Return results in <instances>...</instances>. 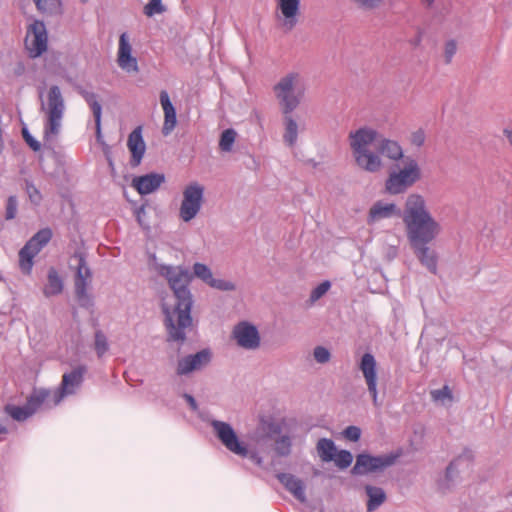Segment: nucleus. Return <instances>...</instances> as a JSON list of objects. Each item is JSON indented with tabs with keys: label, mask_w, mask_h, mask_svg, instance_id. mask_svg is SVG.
Returning a JSON list of instances; mask_svg holds the SVG:
<instances>
[{
	"label": "nucleus",
	"mask_w": 512,
	"mask_h": 512,
	"mask_svg": "<svg viewBox=\"0 0 512 512\" xmlns=\"http://www.w3.org/2000/svg\"><path fill=\"white\" fill-rule=\"evenodd\" d=\"M403 223L406 235L416 257L432 274L438 270V254L428 245L439 235L440 224L427 209L425 198L418 194H409L403 209Z\"/></svg>",
	"instance_id": "f257e3e1"
},
{
	"label": "nucleus",
	"mask_w": 512,
	"mask_h": 512,
	"mask_svg": "<svg viewBox=\"0 0 512 512\" xmlns=\"http://www.w3.org/2000/svg\"><path fill=\"white\" fill-rule=\"evenodd\" d=\"M157 271L166 279L175 297V304L172 308L167 305L163 306L167 341L183 344L186 340V329L192 324L193 296L190 284L193 274L182 265L160 264Z\"/></svg>",
	"instance_id": "f03ea898"
},
{
	"label": "nucleus",
	"mask_w": 512,
	"mask_h": 512,
	"mask_svg": "<svg viewBox=\"0 0 512 512\" xmlns=\"http://www.w3.org/2000/svg\"><path fill=\"white\" fill-rule=\"evenodd\" d=\"M378 142L379 153L391 161H404V151L399 142L380 137L378 132L370 127H361L349 133V144L356 165L369 173L378 172L383 162L381 157L369 147Z\"/></svg>",
	"instance_id": "7ed1b4c3"
},
{
	"label": "nucleus",
	"mask_w": 512,
	"mask_h": 512,
	"mask_svg": "<svg viewBox=\"0 0 512 512\" xmlns=\"http://www.w3.org/2000/svg\"><path fill=\"white\" fill-rule=\"evenodd\" d=\"M42 109L47 113V120L44 124L43 145L45 149L54 151L65 111V103L59 86L52 85L50 87L47 102L46 104L42 103Z\"/></svg>",
	"instance_id": "20e7f679"
},
{
	"label": "nucleus",
	"mask_w": 512,
	"mask_h": 512,
	"mask_svg": "<svg viewBox=\"0 0 512 512\" xmlns=\"http://www.w3.org/2000/svg\"><path fill=\"white\" fill-rule=\"evenodd\" d=\"M210 425L219 441L228 451L241 458H249L259 467L262 466L263 458L259 453L249 450L248 445L239 438L231 424L212 419Z\"/></svg>",
	"instance_id": "39448f33"
},
{
	"label": "nucleus",
	"mask_w": 512,
	"mask_h": 512,
	"mask_svg": "<svg viewBox=\"0 0 512 512\" xmlns=\"http://www.w3.org/2000/svg\"><path fill=\"white\" fill-rule=\"evenodd\" d=\"M301 80L300 73L289 72L273 87L283 114H292L304 97L305 88L300 85Z\"/></svg>",
	"instance_id": "423d86ee"
},
{
	"label": "nucleus",
	"mask_w": 512,
	"mask_h": 512,
	"mask_svg": "<svg viewBox=\"0 0 512 512\" xmlns=\"http://www.w3.org/2000/svg\"><path fill=\"white\" fill-rule=\"evenodd\" d=\"M403 168L392 169L385 180V191L390 195H398L407 191L421 178L418 162L411 156H406Z\"/></svg>",
	"instance_id": "0eeeda50"
},
{
	"label": "nucleus",
	"mask_w": 512,
	"mask_h": 512,
	"mask_svg": "<svg viewBox=\"0 0 512 512\" xmlns=\"http://www.w3.org/2000/svg\"><path fill=\"white\" fill-rule=\"evenodd\" d=\"M402 455V448L378 456L367 453L359 454L356 457V463L352 468V473L355 475H367L375 472H383L393 466Z\"/></svg>",
	"instance_id": "6e6552de"
},
{
	"label": "nucleus",
	"mask_w": 512,
	"mask_h": 512,
	"mask_svg": "<svg viewBox=\"0 0 512 512\" xmlns=\"http://www.w3.org/2000/svg\"><path fill=\"white\" fill-rule=\"evenodd\" d=\"M87 369L79 365L64 373L60 385L54 389H46L49 393V406L56 407L65 397L74 395L81 387Z\"/></svg>",
	"instance_id": "1a4fd4ad"
},
{
	"label": "nucleus",
	"mask_w": 512,
	"mask_h": 512,
	"mask_svg": "<svg viewBox=\"0 0 512 512\" xmlns=\"http://www.w3.org/2000/svg\"><path fill=\"white\" fill-rule=\"evenodd\" d=\"M52 235L49 227L42 228L20 249L19 267L24 274H31L35 256L50 242Z\"/></svg>",
	"instance_id": "9d476101"
},
{
	"label": "nucleus",
	"mask_w": 512,
	"mask_h": 512,
	"mask_svg": "<svg viewBox=\"0 0 512 512\" xmlns=\"http://www.w3.org/2000/svg\"><path fill=\"white\" fill-rule=\"evenodd\" d=\"M40 408L51 409L49 406V393L46 391V388L34 389L24 406L6 405L5 412L12 419L22 422L30 418Z\"/></svg>",
	"instance_id": "9b49d317"
},
{
	"label": "nucleus",
	"mask_w": 512,
	"mask_h": 512,
	"mask_svg": "<svg viewBox=\"0 0 512 512\" xmlns=\"http://www.w3.org/2000/svg\"><path fill=\"white\" fill-rule=\"evenodd\" d=\"M204 191V186L197 181L185 186L179 207V218L183 222H190L198 215L204 202Z\"/></svg>",
	"instance_id": "f8f14e48"
},
{
	"label": "nucleus",
	"mask_w": 512,
	"mask_h": 512,
	"mask_svg": "<svg viewBox=\"0 0 512 512\" xmlns=\"http://www.w3.org/2000/svg\"><path fill=\"white\" fill-rule=\"evenodd\" d=\"M212 352L205 348L194 354H189L178 359L176 364V375L186 376L194 371H200L210 364Z\"/></svg>",
	"instance_id": "ddd939ff"
},
{
	"label": "nucleus",
	"mask_w": 512,
	"mask_h": 512,
	"mask_svg": "<svg viewBox=\"0 0 512 512\" xmlns=\"http://www.w3.org/2000/svg\"><path fill=\"white\" fill-rule=\"evenodd\" d=\"M48 34L45 23L34 20L28 28L27 48L32 58L41 56L47 50Z\"/></svg>",
	"instance_id": "4468645a"
},
{
	"label": "nucleus",
	"mask_w": 512,
	"mask_h": 512,
	"mask_svg": "<svg viewBox=\"0 0 512 512\" xmlns=\"http://www.w3.org/2000/svg\"><path fill=\"white\" fill-rule=\"evenodd\" d=\"M232 336L236 340L238 346L246 350H255L261 344V338L257 327L248 322L241 321L237 323L233 330Z\"/></svg>",
	"instance_id": "2eb2a0df"
},
{
	"label": "nucleus",
	"mask_w": 512,
	"mask_h": 512,
	"mask_svg": "<svg viewBox=\"0 0 512 512\" xmlns=\"http://www.w3.org/2000/svg\"><path fill=\"white\" fill-rule=\"evenodd\" d=\"M359 369L366 381L368 391L372 397L373 404L377 407L378 391H377V363L375 357L370 352L365 353L360 361Z\"/></svg>",
	"instance_id": "dca6fc26"
},
{
	"label": "nucleus",
	"mask_w": 512,
	"mask_h": 512,
	"mask_svg": "<svg viewBox=\"0 0 512 512\" xmlns=\"http://www.w3.org/2000/svg\"><path fill=\"white\" fill-rule=\"evenodd\" d=\"M127 147L131 153L130 165L135 168L141 164L146 152V144L143 138V126L138 125L129 134Z\"/></svg>",
	"instance_id": "f3484780"
},
{
	"label": "nucleus",
	"mask_w": 512,
	"mask_h": 512,
	"mask_svg": "<svg viewBox=\"0 0 512 512\" xmlns=\"http://www.w3.org/2000/svg\"><path fill=\"white\" fill-rule=\"evenodd\" d=\"M117 62L119 67L127 73H136L139 70L137 58L132 55V46L126 32L120 35Z\"/></svg>",
	"instance_id": "a211bd4d"
},
{
	"label": "nucleus",
	"mask_w": 512,
	"mask_h": 512,
	"mask_svg": "<svg viewBox=\"0 0 512 512\" xmlns=\"http://www.w3.org/2000/svg\"><path fill=\"white\" fill-rule=\"evenodd\" d=\"M165 182L163 173L151 172L136 176L132 180V186L140 195H148L155 192Z\"/></svg>",
	"instance_id": "6ab92c4d"
},
{
	"label": "nucleus",
	"mask_w": 512,
	"mask_h": 512,
	"mask_svg": "<svg viewBox=\"0 0 512 512\" xmlns=\"http://www.w3.org/2000/svg\"><path fill=\"white\" fill-rule=\"evenodd\" d=\"M395 216H401L403 218V211H401L394 203H385L379 200L370 208L367 216V223L372 225L380 220L389 219Z\"/></svg>",
	"instance_id": "aec40b11"
},
{
	"label": "nucleus",
	"mask_w": 512,
	"mask_h": 512,
	"mask_svg": "<svg viewBox=\"0 0 512 512\" xmlns=\"http://www.w3.org/2000/svg\"><path fill=\"white\" fill-rule=\"evenodd\" d=\"M91 281V272L86 265L85 259L79 257L77 273L75 278V291L78 301L85 305L88 300L87 288Z\"/></svg>",
	"instance_id": "412c9836"
},
{
	"label": "nucleus",
	"mask_w": 512,
	"mask_h": 512,
	"mask_svg": "<svg viewBox=\"0 0 512 512\" xmlns=\"http://www.w3.org/2000/svg\"><path fill=\"white\" fill-rule=\"evenodd\" d=\"M278 8L283 16L282 26L287 31L292 30L298 23L300 0H279Z\"/></svg>",
	"instance_id": "4be33fe9"
},
{
	"label": "nucleus",
	"mask_w": 512,
	"mask_h": 512,
	"mask_svg": "<svg viewBox=\"0 0 512 512\" xmlns=\"http://www.w3.org/2000/svg\"><path fill=\"white\" fill-rule=\"evenodd\" d=\"M160 103L164 112V123L162 127V133L164 136H168L176 126L177 113L166 90H162L160 92Z\"/></svg>",
	"instance_id": "5701e85b"
},
{
	"label": "nucleus",
	"mask_w": 512,
	"mask_h": 512,
	"mask_svg": "<svg viewBox=\"0 0 512 512\" xmlns=\"http://www.w3.org/2000/svg\"><path fill=\"white\" fill-rule=\"evenodd\" d=\"M277 479L301 503L307 501L304 482L290 473H278Z\"/></svg>",
	"instance_id": "b1692460"
},
{
	"label": "nucleus",
	"mask_w": 512,
	"mask_h": 512,
	"mask_svg": "<svg viewBox=\"0 0 512 512\" xmlns=\"http://www.w3.org/2000/svg\"><path fill=\"white\" fill-rule=\"evenodd\" d=\"M365 492L368 496L367 511L373 512L377 510L386 500V493L383 488L366 485Z\"/></svg>",
	"instance_id": "393cba45"
},
{
	"label": "nucleus",
	"mask_w": 512,
	"mask_h": 512,
	"mask_svg": "<svg viewBox=\"0 0 512 512\" xmlns=\"http://www.w3.org/2000/svg\"><path fill=\"white\" fill-rule=\"evenodd\" d=\"M47 278L48 282L43 289L44 295L50 297L60 294L63 290V281L55 268L49 269Z\"/></svg>",
	"instance_id": "a878e982"
},
{
	"label": "nucleus",
	"mask_w": 512,
	"mask_h": 512,
	"mask_svg": "<svg viewBox=\"0 0 512 512\" xmlns=\"http://www.w3.org/2000/svg\"><path fill=\"white\" fill-rule=\"evenodd\" d=\"M285 123V132L283 135L284 142L293 147L298 139V124L291 114H283Z\"/></svg>",
	"instance_id": "bb28decb"
},
{
	"label": "nucleus",
	"mask_w": 512,
	"mask_h": 512,
	"mask_svg": "<svg viewBox=\"0 0 512 512\" xmlns=\"http://www.w3.org/2000/svg\"><path fill=\"white\" fill-rule=\"evenodd\" d=\"M317 451L324 462L334 460L336 454V446L333 440L328 438H321L317 443Z\"/></svg>",
	"instance_id": "cd10ccee"
},
{
	"label": "nucleus",
	"mask_w": 512,
	"mask_h": 512,
	"mask_svg": "<svg viewBox=\"0 0 512 512\" xmlns=\"http://www.w3.org/2000/svg\"><path fill=\"white\" fill-rule=\"evenodd\" d=\"M466 461L469 466L473 461L472 451L469 449H465L461 455H459L456 459L450 462V464L446 468V478L447 480H452L454 475L458 472V466L461 462Z\"/></svg>",
	"instance_id": "c85d7f7f"
},
{
	"label": "nucleus",
	"mask_w": 512,
	"mask_h": 512,
	"mask_svg": "<svg viewBox=\"0 0 512 512\" xmlns=\"http://www.w3.org/2000/svg\"><path fill=\"white\" fill-rule=\"evenodd\" d=\"M37 10L41 14L56 15L61 10V0H33Z\"/></svg>",
	"instance_id": "c756f323"
},
{
	"label": "nucleus",
	"mask_w": 512,
	"mask_h": 512,
	"mask_svg": "<svg viewBox=\"0 0 512 512\" xmlns=\"http://www.w3.org/2000/svg\"><path fill=\"white\" fill-rule=\"evenodd\" d=\"M75 89L87 101L93 116V121L96 124V94L88 91L83 85L76 84Z\"/></svg>",
	"instance_id": "7c9ffc66"
},
{
	"label": "nucleus",
	"mask_w": 512,
	"mask_h": 512,
	"mask_svg": "<svg viewBox=\"0 0 512 512\" xmlns=\"http://www.w3.org/2000/svg\"><path fill=\"white\" fill-rule=\"evenodd\" d=\"M236 131L233 128L224 130L221 134L219 147L223 152H230L236 139Z\"/></svg>",
	"instance_id": "2f4dec72"
},
{
	"label": "nucleus",
	"mask_w": 512,
	"mask_h": 512,
	"mask_svg": "<svg viewBox=\"0 0 512 512\" xmlns=\"http://www.w3.org/2000/svg\"><path fill=\"white\" fill-rule=\"evenodd\" d=\"M192 274L193 278L197 277L208 285L213 279L211 269L206 264L200 262L194 263Z\"/></svg>",
	"instance_id": "473e14b6"
},
{
	"label": "nucleus",
	"mask_w": 512,
	"mask_h": 512,
	"mask_svg": "<svg viewBox=\"0 0 512 512\" xmlns=\"http://www.w3.org/2000/svg\"><path fill=\"white\" fill-rule=\"evenodd\" d=\"M430 394L434 402L441 403L442 405H445L447 402L451 403L453 400L452 392L447 385L441 389L432 390Z\"/></svg>",
	"instance_id": "72a5a7b5"
},
{
	"label": "nucleus",
	"mask_w": 512,
	"mask_h": 512,
	"mask_svg": "<svg viewBox=\"0 0 512 512\" xmlns=\"http://www.w3.org/2000/svg\"><path fill=\"white\" fill-rule=\"evenodd\" d=\"M166 10L167 7L163 4L162 0H149L143 8V13L147 17H153L166 12Z\"/></svg>",
	"instance_id": "f704fd0d"
},
{
	"label": "nucleus",
	"mask_w": 512,
	"mask_h": 512,
	"mask_svg": "<svg viewBox=\"0 0 512 512\" xmlns=\"http://www.w3.org/2000/svg\"><path fill=\"white\" fill-rule=\"evenodd\" d=\"M292 441L288 435H282L276 439L275 451L279 456H288L291 452Z\"/></svg>",
	"instance_id": "c9c22d12"
},
{
	"label": "nucleus",
	"mask_w": 512,
	"mask_h": 512,
	"mask_svg": "<svg viewBox=\"0 0 512 512\" xmlns=\"http://www.w3.org/2000/svg\"><path fill=\"white\" fill-rule=\"evenodd\" d=\"M25 190L31 203L34 205H39L41 203L42 194L31 180H25Z\"/></svg>",
	"instance_id": "e433bc0d"
},
{
	"label": "nucleus",
	"mask_w": 512,
	"mask_h": 512,
	"mask_svg": "<svg viewBox=\"0 0 512 512\" xmlns=\"http://www.w3.org/2000/svg\"><path fill=\"white\" fill-rule=\"evenodd\" d=\"M334 460L335 464L340 469H346L352 464L353 456L352 453L348 450H340L337 453L336 458L334 457Z\"/></svg>",
	"instance_id": "4c0bfd02"
},
{
	"label": "nucleus",
	"mask_w": 512,
	"mask_h": 512,
	"mask_svg": "<svg viewBox=\"0 0 512 512\" xmlns=\"http://www.w3.org/2000/svg\"><path fill=\"white\" fill-rule=\"evenodd\" d=\"M18 210V201L17 197L14 195H11L7 199L6 203V212H5V218L6 220H12L16 217Z\"/></svg>",
	"instance_id": "58836bf2"
},
{
	"label": "nucleus",
	"mask_w": 512,
	"mask_h": 512,
	"mask_svg": "<svg viewBox=\"0 0 512 512\" xmlns=\"http://www.w3.org/2000/svg\"><path fill=\"white\" fill-rule=\"evenodd\" d=\"M209 286L220 291H233L235 284L229 280L214 278L209 283Z\"/></svg>",
	"instance_id": "ea45409f"
},
{
	"label": "nucleus",
	"mask_w": 512,
	"mask_h": 512,
	"mask_svg": "<svg viewBox=\"0 0 512 512\" xmlns=\"http://www.w3.org/2000/svg\"><path fill=\"white\" fill-rule=\"evenodd\" d=\"M330 287H331V283L328 280L323 281L322 283L318 284L311 291L310 300L312 302L317 301L318 299H320L329 290Z\"/></svg>",
	"instance_id": "a19ab883"
},
{
	"label": "nucleus",
	"mask_w": 512,
	"mask_h": 512,
	"mask_svg": "<svg viewBox=\"0 0 512 512\" xmlns=\"http://www.w3.org/2000/svg\"><path fill=\"white\" fill-rule=\"evenodd\" d=\"M314 358L316 362L320 364H324L329 362L331 358L330 351L324 346H316L313 351Z\"/></svg>",
	"instance_id": "79ce46f5"
},
{
	"label": "nucleus",
	"mask_w": 512,
	"mask_h": 512,
	"mask_svg": "<svg viewBox=\"0 0 512 512\" xmlns=\"http://www.w3.org/2000/svg\"><path fill=\"white\" fill-rule=\"evenodd\" d=\"M22 136L27 145L34 151L38 152L41 149V143L36 140L25 126L22 128Z\"/></svg>",
	"instance_id": "37998d69"
},
{
	"label": "nucleus",
	"mask_w": 512,
	"mask_h": 512,
	"mask_svg": "<svg viewBox=\"0 0 512 512\" xmlns=\"http://www.w3.org/2000/svg\"><path fill=\"white\" fill-rule=\"evenodd\" d=\"M457 51V44L454 40H449L445 44L444 57L445 62L449 64Z\"/></svg>",
	"instance_id": "c03bdc74"
},
{
	"label": "nucleus",
	"mask_w": 512,
	"mask_h": 512,
	"mask_svg": "<svg viewBox=\"0 0 512 512\" xmlns=\"http://www.w3.org/2000/svg\"><path fill=\"white\" fill-rule=\"evenodd\" d=\"M343 434L348 440L356 442L361 437V429L357 426L350 425L344 430Z\"/></svg>",
	"instance_id": "a18cd8bd"
},
{
	"label": "nucleus",
	"mask_w": 512,
	"mask_h": 512,
	"mask_svg": "<svg viewBox=\"0 0 512 512\" xmlns=\"http://www.w3.org/2000/svg\"><path fill=\"white\" fill-rule=\"evenodd\" d=\"M109 349L106 336L98 331V357L102 356Z\"/></svg>",
	"instance_id": "49530a36"
},
{
	"label": "nucleus",
	"mask_w": 512,
	"mask_h": 512,
	"mask_svg": "<svg viewBox=\"0 0 512 512\" xmlns=\"http://www.w3.org/2000/svg\"><path fill=\"white\" fill-rule=\"evenodd\" d=\"M425 141V134L422 130H418L412 135V143L418 147L422 146Z\"/></svg>",
	"instance_id": "de8ad7c7"
},
{
	"label": "nucleus",
	"mask_w": 512,
	"mask_h": 512,
	"mask_svg": "<svg viewBox=\"0 0 512 512\" xmlns=\"http://www.w3.org/2000/svg\"><path fill=\"white\" fill-rule=\"evenodd\" d=\"M183 398L189 404V406H190L192 411H197L198 410V404H197L195 398L191 394L184 393L183 394Z\"/></svg>",
	"instance_id": "09e8293b"
},
{
	"label": "nucleus",
	"mask_w": 512,
	"mask_h": 512,
	"mask_svg": "<svg viewBox=\"0 0 512 512\" xmlns=\"http://www.w3.org/2000/svg\"><path fill=\"white\" fill-rule=\"evenodd\" d=\"M141 215H145L144 207H140L139 209H137V211H136V218H137V221H138V223L140 224L141 227H143L145 229H148L149 226L147 224H144V221L141 220Z\"/></svg>",
	"instance_id": "8fccbe9b"
},
{
	"label": "nucleus",
	"mask_w": 512,
	"mask_h": 512,
	"mask_svg": "<svg viewBox=\"0 0 512 512\" xmlns=\"http://www.w3.org/2000/svg\"><path fill=\"white\" fill-rule=\"evenodd\" d=\"M8 433V429L0 424V442L5 439V435Z\"/></svg>",
	"instance_id": "3c124183"
},
{
	"label": "nucleus",
	"mask_w": 512,
	"mask_h": 512,
	"mask_svg": "<svg viewBox=\"0 0 512 512\" xmlns=\"http://www.w3.org/2000/svg\"><path fill=\"white\" fill-rule=\"evenodd\" d=\"M503 133H504L505 137L507 138L509 144L512 146V130L504 129Z\"/></svg>",
	"instance_id": "603ef678"
},
{
	"label": "nucleus",
	"mask_w": 512,
	"mask_h": 512,
	"mask_svg": "<svg viewBox=\"0 0 512 512\" xmlns=\"http://www.w3.org/2000/svg\"><path fill=\"white\" fill-rule=\"evenodd\" d=\"M97 115H98V139L100 138V132H101V128H100V122H101V106L100 104L98 103V112H97Z\"/></svg>",
	"instance_id": "864d4df0"
},
{
	"label": "nucleus",
	"mask_w": 512,
	"mask_h": 512,
	"mask_svg": "<svg viewBox=\"0 0 512 512\" xmlns=\"http://www.w3.org/2000/svg\"><path fill=\"white\" fill-rule=\"evenodd\" d=\"M428 7L432 6L435 0H422Z\"/></svg>",
	"instance_id": "5fc2aeb1"
},
{
	"label": "nucleus",
	"mask_w": 512,
	"mask_h": 512,
	"mask_svg": "<svg viewBox=\"0 0 512 512\" xmlns=\"http://www.w3.org/2000/svg\"><path fill=\"white\" fill-rule=\"evenodd\" d=\"M82 2H86L87 0H81Z\"/></svg>",
	"instance_id": "6e6d98bb"
},
{
	"label": "nucleus",
	"mask_w": 512,
	"mask_h": 512,
	"mask_svg": "<svg viewBox=\"0 0 512 512\" xmlns=\"http://www.w3.org/2000/svg\"><path fill=\"white\" fill-rule=\"evenodd\" d=\"M0 280H2V277L0 276Z\"/></svg>",
	"instance_id": "4d7b16f0"
}]
</instances>
